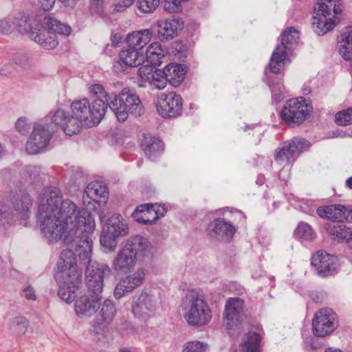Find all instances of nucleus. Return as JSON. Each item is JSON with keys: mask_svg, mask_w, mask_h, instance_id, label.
<instances>
[{"mask_svg": "<svg viewBox=\"0 0 352 352\" xmlns=\"http://www.w3.org/2000/svg\"><path fill=\"white\" fill-rule=\"evenodd\" d=\"M38 219L43 236L49 242L63 241L86 257L91 252L95 221L87 210L70 199L62 200L58 188H45L38 198Z\"/></svg>", "mask_w": 352, "mask_h": 352, "instance_id": "nucleus-1", "label": "nucleus"}, {"mask_svg": "<svg viewBox=\"0 0 352 352\" xmlns=\"http://www.w3.org/2000/svg\"><path fill=\"white\" fill-rule=\"evenodd\" d=\"M57 267L55 279L59 287L58 295L63 301L70 304L76 298L82 276L77 268L75 253L72 250L61 252Z\"/></svg>", "mask_w": 352, "mask_h": 352, "instance_id": "nucleus-2", "label": "nucleus"}, {"mask_svg": "<svg viewBox=\"0 0 352 352\" xmlns=\"http://www.w3.org/2000/svg\"><path fill=\"white\" fill-rule=\"evenodd\" d=\"M153 248L148 239L142 235L128 239L112 261L111 267L117 272L127 273L136 265L137 258H151Z\"/></svg>", "mask_w": 352, "mask_h": 352, "instance_id": "nucleus-3", "label": "nucleus"}, {"mask_svg": "<svg viewBox=\"0 0 352 352\" xmlns=\"http://www.w3.org/2000/svg\"><path fill=\"white\" fill-rule=\"evenodd\" d=\"M37 30L32 33V38L42 47L54 49L58 44L56 34L69 35L71 28L50 15H40Z\"/></svg>", "mask_w": 352, "mask_h": 352, "instance_id": "nucleus-4", "label": "nucleus"}, {"mask_svg": "<svg viewBox=\"0 0 352 352\" xmlns=\"http://www.w3.org/2000/svg\"><path fill=\"white\" fill-rule=\"evenodd\" d=\"M184 318L188 325L201 327L212 318L210 308L204 295L197 291H190L183 302Z\"/></svg>", "mask_w": 352, "mask_h": 352, "instance_id": "nucleus-5", "label": "nucleus"}, {"mask_svg": "<svg viewBox=\"0 0 352 352\" xmlns=\"http://www.w3.org/2000/svg\"><path fill=\"white\" fill-rule=\"evenodd\" d=\"M107 104L120 122L126 120L129 114L134 117H139L144 112L138 95L128 88H124L118 95L114 96L110 102Z\"/></svg>", "mask_w": 352, "mask_h": 352, "instance_id": "nucleus-6", "label": "nucleus"}, {"mask_svg": "<svg viewBox=\"0 0 352 352\" xmlns=\"http://www.w3.org/2000/svg\"><path fill=\"white\" fill-rule=\"evenodd\" d=\"M71 108L74 116L83 125L91 127L100 122L108 109V104L103 100L94 99L91 106L89 100L83 98L73 102Z\"/></svg>", "mask_w": 352, "mask_h": 352, "instance_id": "nucleus-7", "label": "nucleus"}, {"mask_svg": "<svg viewBox=\"0 0 352 352\" xmlns=\"http://www.w3.org/2000/svg\"><path fill=\"white\" fill-rule=\"evenodd\" d=\"M129 228L120 214H113L104 226L101 232L100 242L102 247L109 251H113L120 237L126 236Z\"/></svg>", "mask_w": 352, "mask_h": 352, "instance_id": "nucleus-8", "label": "nucleus"}, {"mask_svg": "<svg viewBox=\"0 0 352 352\" xmlns=\"http://www.w3.org/2000/svg\"><path fill=\"white\" fill-rule=\"evenodd\" d=\"M312 107L302 97L288 100L280 111L282 120L289 126L295 127L303 123L310 116Z\"/></svg>", "mask_w": 352, "mask_h": 352, "instance_id": "nucleus-9", "label": "nucleus"}, {"mask_svg": "<svg viewBox=\"0 0 352 352\" xmlns=\"http://www.w3.org/2000/svg\"><path fill=\"white\" fill-rule=\"evenodd\" d=\"M157 307V298L148 292L142 291L133 297L131 311L138 319L146 320L155 316Z\"/></svg>", "mask_w": 352, "mask_h": 352, "instance_id": "nucleus-10", "label": "nucleus"}, {"mask_svg": "<svg viewBox=\"0 0 352 352\" xmlns=\"http://www.w3.org/2000/svg\"><path fill=\"white\" fill-rule=\"evenodd\" d=\"M298 38V32L293 27L285 30L281 35V44L278 45L273 52L269 64L270 70L274 74L280 72L283 66L287 53V45L296 43Z\"/></svg>", "mask_w": 352, "mask_h": 352, "instance_id": "nucleus-11", "label": "nucleus"}, {"mask_svg": "<svg viewBox=\"0 0 352 352\" xmlns=\"http://www.w3.org/2000/svg\"><path fill=\"white\" fill-rule=\"evenodd\" d=\"M52 135V131L48 129L43 122L35 124L26 143L27 153L30 155H36L45 151L49 145Z\"/></svg>", "mask_w": 352, "mask_h": 352, "instance_id": "nucleus-12", "label": "nucleus"}, {"mask_svg": "<svg viewBox=\"0 0 352 352\" xmlns=\"http://www.w3.org/2000/svg\"><path fill=\"white\" fill-rule=\"evenodd\" d=\"M110 272L111 269L107 265L89 262L85 272V281L89 291L94 294H101L104 277Z\"/></svg>", "mask_w": 352, "mask_h": 352, "instance_id": "nucleus-13", "label": "nucleus"}, {"mask_svg": "<svg viewBox=\"0 0 352 352\" xmlns=\"http://www.w3.org/2000/svg\"><path fill=\"white\" fill-rule=\"evenodd\" d=\"M310 146V143L302 138H294L284 142L281 147L276 151L275 160L277 162L293 163L305 148Z\"/></svg>", "mask_w": 352, "mask_h": 352, "instance_id": "nucleus-14", "label": "nucleus"}, {"mask_svg": "<svg viewBox=\"0 0 352 352\" xmlns=\"http://www.w3.org/2000/svg\"><path fill=\"white\" fill-rule=\"evenodd\" d=\"M244 302L239 298H230L227 300L223 314V321L227 329H237L242 324L243 318L246 316L243 314Z\"/></svg>", "mask_w": 352, "mask_h": 352, "instance_id": "nucleus-15", "label": "nucleus"}, {"mask_svg": "<svg viewBox=\"0 0 352 352\" xmlns=\"http://www.w3.org/2000/svg\"><path fill=\"white\" fill-rule=\"evenodd\" d=\"M182 109V98L175 92L162 96L157 102L159 114L165 118H175L181 115Z\"/></svg>", "mask_w": 352, "mask_h": 352, "instance_id": "nucleus-16", "label": "nucleus"}, {"mask_svg": "<svg viewBox=\"0 0 352 352\" xmlns=\"http://www.w3.org/2000/svg\"><path fill=\"white\" fill-rule=\"evenodd\" d=\"M146 277V270L140 267L133 273L125 276L120 280L114 289V297L120 299L131 293L135 288L141 286Z\"/></svg>", "mask_w": 352, "mask_h": 352, "instance_id": "nucleus-17", "label": "nucleus"}, {"mask_svg": "<svg viewBox=\"0 0 352 352\" xmlns=\"http://www.w3.org/2000/svg\"><path fill=\"white\" fill-rule=\"evenodd\" d=\"M100 294H84L75 301L76 314L82 318L94 316L100 308Z\"/></svg>", "mask_w": 352, "mask_h": 352, "instance_id": "nucleus-18", "label": "nucleus"}, {"mask_svg": "<svg viewBox=\"0 0 352 352\" xmlns=\"http://www.w3.org/2000/svg\"><path fill=\"white\" fill-rule=\"evenodd\" d=\"M152 28L157 32L160 41H169L177 36L182 30L184 23L179 18L170 17L157 21Z\"/></svg>", "mask_w": 352, "mask_h": 352, "instance_id": "nucleus-19", "label": "nucleus"}, {"mask_svg": "<svg viewBox=\"0 0 352 352\" xmlns=\"http://www.w3.org/2000/svg\"><path fill=\"white\" fill-rule=\"evenodd\" d=\"M329 3L330 0H318L315 7L316 16L312 18V25L314 31L319 36L324 35L330 30V22L327 19Z\"/></svg>", "mask_w": 352, "mask_h": 352, "instance_id": "nucleus-20", "label": "nucleus"}, {"mask_svg": "<svg viewBox=\"0 0 352 352\" xmlns=\"http://www.w3.org/2000/svg\"><path fill=\"white\" fill-rule=\"evenodd\" d=\"M208 231L212 237L217 241L229 242L233 237L236 229L223 219H214L208 226Z\"/></svg>", "mask_w": 352, "mask_h": 352, "instance_id": "nucleus-21", "label": "nucleus"}, {"mask_svg": "<svg viewBox=\"0 0 352 352\" xmlns=\"http://www.w3.org/2000/svg\"><path fill=\"white\" fill-rule=\"evenodd\" d=\"M109 191L107 186L100 182H92L86 187L82 199L85 203L87 199L100 204H105L108 199Z\"/></svg>", "mask_w": 352, "mask_h": 352, "instance_id": "nucleus-22", "label": "nucleus"}, {"mask_svg": "<svg viewBox=\"0 0 352 352\" xmlns=\"http://www.w3.org/2000/svg\"><path fill=\"white\" fill-rule=\"evenodd\" d=\"M11 201L16 215L19 218L27 219L30 217L32 201L28 193L22 191L15 192L13 194Z\"/></svg>", "mask_w": 352, "mask_h": 352, "instance_id": "nucleus-23", "label": "nucleus"}, {"mask_svg": "<svg viewBox=\"0 0 352 352\" xmlns=\"http://www.w3.org/2000/svg\"><path fill=\"white\" fill-rule=\"evenodd\" d=\"M313 331L318 337H324L330 332V310L322 309L318 311L312 321Z\"/></svg>", "mask_w": 352, "mask_h": 352, "instance_id": "nucleus-24", "label": "nucleus"}, {"mask_svg": "<svg viewBox=\"0 0 352 352\" xmlns=\"http://www.w3.org/2000/svg\"><path fill=\"white\" fill-rule=\"evenodd\" d=\"M339 54L346 60H351L352 56V26L342 30L337 38Z\"/></svg>", "mask_w": 352, "mask_h": 352, "instance_id": "nucleus-25", "label": "nucleus"}, {"mask_svg": "<svg viewBox=\"0 0 352 352\" xmlns=\"http://www.w3.org/2000/svg\"><path fill=\"white\" fill-rule=\"evenodd\" d=\"M151 36L152 32L148 29L132 32L126 36L127 46L142 52V49L150 42Z\"/></svg>", "mask_w": 352, "mask_h": 352, "instance_id": "nucleus-26", "label": "nucleus"}, {"mask_svg": "<svg viewBox=\"0 0 352 352\" xmlns=\"http://www.w3.org/2000/svg\"><path fill=\"white\" fill-rule=\"evenodd\" d=\"M119 58L122 63L131 67H137L144 63V54L131 47L123 48L119 53Z\"/></svg>", "mask_w": 352, "mask_h": 352, "instance_id": "nucleus-27", "label": "nucleus"}, {"mask_svg": "<svg viewBox=\"0 0 352 352\" xmlns=\"http://www.w3.org/2000/svg\"><path fill=\"white\" fill-rule=\"evenodd\" d=\"M162 70L168 81L174 87L181 85L186 72L184 65L177 63H170Z\"/></svg>", "mask_w": 352, "mask_h": 352, "instance_id": "nucleus-28", "label": "nucleus"}, {"mask_svg": "<svg viewBox=\"0 0 352 352\" xmlns=\"http://www.w3.org/2000/svg\"><path fill=\"white\" fill-rule=\"evenodd\" d=\"M38 18L36 19V24L33 26L32 22L28 15L25 14H18L14 16H11V20L14 22L13 30H17L20 33L28 34L32 38V33L36 32L38 26L37 21Z\"/></svg>", "mask_w": 352, "mask_h": 352, "instance_id": "nucleus-29", "label": "nucleus"}, {"mask_svg": "<svg viewBox=\"0 0 352 352\" xmlns=\"http://www.w3.org/2000/svg\"><path fill=\"white\" fill-rule=\"evenodd\" d=\"M67 114L63 109H58L55 111H51L47 116L45 117L43 124L46 125L48 129L52 131L54 134L58 129L63 130V126L65 124Z\"/></svg>", "mask_w": 352, "mask_h": 352, "instance_id": "nucleus-30", "label": "nucleus"}, {"mask_svg": "<svg viewBox=\"0 0 352 352\" xmlns=\"http://www.w3.org/2000/svg\"><path fill=\"white\" fill-rule=\"evenodd\" d=\"M311 265L316 268L319 276H328L330 272V255L322 250L318 251L312 256Z\"/></svg>", "mask_w": 352, "mask_h": 352, "instance_id": "nucleus-31", "label": "nucleus"}, {"mask_svg": "<svg viewBox=\"0 0 352 352\" xmlns=\"http://www.w3.org/2000/svg\"><path fill=\"white\" fill-rule=\"evenodd\" d=\"M141 147L145 154L151 158L163 151L164 144L159 138L147 134L144 135Z\"/></svg>", "mask_w": 352, "mask_h": 352, "instance_id": "nucleus-32", "label": "nucleus"}, {"mask_svg": "<svg viewBox=\"0 0 352 352\" xmlns=\"http://www.w3.org/2000/svg\"><path fill=\"white\" fill-rule=\"evenodd\" d=\"M331 240L338 242L346 241L352 249V229L344 223H331Z\"/></svg>", "mask_w": 352, "mask_h": 352, "instance_id": "nucleus-33", "label": "nucleus"}, {"mask_svg": "<svg viewBox=\"0 0 352 352\" xmlns=\"http://www.w3.org/2000/svg\"><path fill=\"white\" fill-rule=\"evenodd\" d=\"M344 221L352 223V206L333 205V210H331V223H340Z\"/></svg>", "mask_w": 352, "mask_h": 352, "instance_id": "nucleus-34", "label": "nucleus"}, {"mask_svg": "<svg viewBox=\"0 0 352 352\" xmlns=\"http://www.w3.org/2000/svg\"><path fill=\"white\" fill-rule=\"evenodd\" d=\"M151 204L140 205L132 213V217L140 223L151 225L155 223L153 217V210H151Z\"/></svg>", "mask_w": 352, "mask_h": 352, "instance_id": "nucleus-35", "label": "nucleus"}, {"mask_svg": "<svg viewBox=\"0 0 352 352\" xmlns=\"http://www.w3.org/2000/svg\"><path fill=\"white\" fill-rule=\"evenodd\" d=\"M295 238L300 241H311L316 238V234L310 225L300 222L294 232Z\"/></svg>", "mask_w": 352, "mask_h": 352, "instance_id": "nucleus-36", "label": "nucleus"}, {"mask_svg": "<svg viewBox=\"0 0 352 352\" xmlns=\"http://www.w3.org/2000/svg\"><path fill=\"white\" fill-rule=\"evenodd\" d=\"M146 56L148 61H150L153 65H159L164 56L160 43L158 42L151 43L146 49Z\"/></svg>", "mask_w": 352, "mask_h": 352, "instance_id": "nucleus-37", "label": "nucleus"}, {"mask_svg": "<svg viewBox=\"0 0 352 352\" xmlns=\"http://www.w3.org/2000/svg\"><path fill=\"white\" fill-rule=\"evenodd\" d=\"M100 310L98 314L103 321L109 322L112 321L116 314V309L114 303L109 299H106L100 305Z\"/></svg>", "mask_w": 352, "mask_h": 352, "instance_id": "nucleus-38", "label": "nucleus"}, {"mask_svg": "<svg viewBox=\"0 0 352 352\" xmlns=\"http://www.w3.org/2000/svg\"><path fill=\"white\" fill-rule=\"evenodd\" d=\"M260 341L259 334L255 332H250L247 336V339L243 341L242 352H259Z\"/></svg>", "mask_w": 352, "mask_h": 352, "instance_id": "nucleus-39", "label": "nucleus"}, {"mask_svg": "<svg viewBox=\"0 0 352 352\" xmlns=\"http://www.w3.org/2000/svg\"><path fill=\"white\" fill-rule=\"evenodd\" d=\"M28 326V320L25 317L16 316L12 320L10 329L13 333L20 336L26 333Z\"/></svg>", "mask_w": 352, "mask_h": 352, "instance_id": "nucleus-40", "label": "nucleus"}, {"mask_svg": "<svg viewBox=\"0 0 352 352\" xmlns=\"http://www.w3.org/2000/svg\"><path fill=\"white\" fill-rule=\"evenodd\" d=\"M63 126V131L67 135L72 136L74 134L78 133L81 128V125H83L82 122L77 119L75 116L69 117L67 116V120H65V124Z\"/></svg>", "mask_w": 352, "mask_h": 352, "instance_id": "nucleus-41", "label": "nucleus"}, {"mask_svg": "<svg viewBox=\"0 0 352 352\" xmlns=\"http://www.w3.org/2000/svg\"><path fill=\"white\" fill-rule=\"evenodd\" d=\"M89 91L91 96L95 99L103 100L106 103L110 102L113 97L104 90L103 86L100 84H94L89 87Z\"/></svg>", "mask_w": 352, "mask_h": 352, "instance_id": "nucleus-42", "label": "nucleus"}, {"mask_svg": "<svg viewBox=\"0 0 352 352\" xmlns=\"http://www.w3.org/2000/svg\"><path fill=\"white\" fill-rule=\"evenodd\" d=\"M160 0H138L137 8L144 14L153 13L159 6Z\"/></svg>", "mask_w": 352, "mask_h": 352, "instance_id": "nucleus-43", "label": "nucleus"}, {"mask_svg": "<svg viewBox=\"0 0 352 352\" xmlns=\"http://www.w3.org/2000/svg\"><path fill=\"white\" fill-rule=\"evenodd\" d=\"M153 76V78L150 80L148 84L157 89H164L168 81L163 70L155 69V73Z\"/></svg>", "mask_w": 352, "mask_h": 352, "instance_id": "nucleus-44", "label": "nucleus"}, {"mask_svg": "<svg viewBox=\"0 0 352 352\" xmlns=\"http://www.w3.org/2000/svg\"><path fill=\"white\" fill-rule=\"evenodd\" d=\"M335 122L340 126L352 124V107L337 113L335 116Z\"/></svg>", "mask_w": 352, "mask_h": 352, "instance_id": "nucleus-45", "label": "nucleus"}, {"mask_svg": "<svg viewBox=\"0 0 352 352\" xmlns=\"http://www.w3.org/2000/svg\"><path fill=\"white\" fill-rule=\"evenodd\" d=\"M153 67L150 65H143L138 69V74L141 79L142 83H140V87H143L144 82H149L150 80L153 78L155 70H153Z\"/></svg>", "mask_w": 352, "mask_h": 352, "instance_id": "nucleus-46", "label": "nucleus"}, {"mask_svg": "<svg viewBox=\"0 0 352 352\" xmlns=\"http://www.w3.org/2000/svg\"><path fill=\"white\" fill-rule=\"evenodd\" d=\"M333 3V16L331 18V30L341 21L343 16V5L341 0H331Z\"/></svg>", "mask_w": 352, "mask_h": 352, "instance_id": "nucleus-47", "label": "nucleus"}, {"mask_svg": "<svg viewBox=\"0 0 352 352\" xmlns=\"http://www.w3.org/2000/svg\"><path fill=\"white\" fill-rule=\"evenodd\" d=\"M25 171L30 182H37L42 178L43 173H41L40 166H28Z\"/></svg>", "mask_w": 352, "mask_h": 352, "instance_id": "nucleus-48", "label": "nucleus"}, {"mask_svg": "<svg viewBox=\"0 0 352 352\" xmlns=\"http://www.w3.org/2000/svg\"><path fill=\"white\" fill-rule=\"evenodd\" d=\"M12 219L9 206L3 201H0V223L2 225L8 223Z\"/></svg>", "mask_w": 352, "mask_h": 352, "instance_id": "nucleus-49", "label": "nucleus"}, {"mask_svg": "<svg viewBox=\"0 0 352 352\" xmlns=\"http://www.w3.org/2000/svg\"><path fill=\"white\" fill-rule=\"evenodd\" d=\"M206 345L199 341H192L186 344L183 352H206Z\"/></svg>", "mask_w": 352, "mask_h": 352, "instance_id": "nucleus-50", "label": "nucleus"}, {"mask_svg": "<svg viewBox=\"0 0 352 352\" xmlns=\"http://www.w3.org/2000/svg\"><path fill=\"white\" fill-rule=\"evenodd\" d=\"M15 128L19 133L22 135H27L29 133L31 126L28 119L25 117H21L16 122Z\"/></svg>", "mask_w": 352, "mask_h": 352, "instance_id": "nucleus-51", "label": "nucleus"}, {"mask_svg": "<svg viewBox=\"0 0 352 352\" xmlns=\"http://www.w3.org/2000/svg\"><path fill=\"white\" fill-rule=\"evenodd\" d=\"M14 25V24L11 20V16L5 19H0V34L12 32Z\"/></svg>", "mask_w": 352, "mask_h": 352, "instance_id": "nucleus-52", "label": "nucleus"}, {"mask_svg": "<svg viewBox=\"0 0 352 352\" xmlns=\"http://www.w3.org/2000/svg\"><path fill=\"white\" fill-rule=\"evenodd\" d=\"M12 60L15 64L21 67H25L28 65L29 58L27 54L24 53H16L13 55Z\"/></svg>", "mask_w": 352, "mask_h": 352, "instance_id": "nucleus-53", "label": "nucleus"}, {"mask_svg": "<svg viewBox=\"0 0 352 352\" xmlns=\"http://www.w3.org/2000/svg\"><path fill=\"white\" fill-rule=\"evenodd\" d=\"M151 206H150L151 210H153V217L155 221L162 217H164L166 213V209L164 206L158 205L157 204H151Z\"/></svg>", "mask_w": 352, "mask_h": 352, "instance_id": "nucleus-54", "label": "nucleus"}, {"mask_svg": "<svg viewBox=\"0 0 352 352\" xmlns=\"http://www.w3.org/2000/svg\"><path fill=\"white\" fill-rule=\"evenodd\" d=\"M104 333L105 331L104 327H94V329L91 331L93 339L97 342L103 340V338H104Z\"/></svg>", "mask_w": 352, "mask_h": 352, "instance_id": "nucleus-55", "label": "nucleus"}, {"mask_svg": "<svg viewBox=\"0 0 352 352\" xmlns=\"http://www.w3.org/2000/svg\"><path fill=\"white\" fill-rule=\"evenodd\" d=\"M103 0H91L90 10L92 14H100L102 11Z\"/></svg>", "mask_w": 352, "mask_h": 352, "instance_id": "nucleus-56", "label": "nucleus"}, {"mask_svg": "<svg viewBox=\"0 0 352 352\" xmlns=\"http://www.w3.org/2000/svg\"><path fill=\"white\" fill-rule=\"evenodd\" d=\"M272 97L276 101H280L284 97L283 87L282 85H278L276 89V87H272Z\"/></svg>", "mask_w": 352, "mask_h": 352, "instance_id": "nucleus-57", "label": "nucleus"}, {"mask_svg": "<svg viewBox=\"0 0 352 352\" xmlns=\"http://www.w3.org/2000/svg\"><path fill=\"white\" fill-rule=\"evenodd\" d=\"M24 297L28 300L34 301L36 300V295L34 289L31 286L25 287L23 290Z\"/></svg>", "mask_w": 352, "mask_h": 352, "instance_id": "nucleus-58", "label": "nucleus"}, {"mask_svg": "<svg viewBox=\"0 0 352 352\" xmlns=\"http://www.w3.org/2000/svg\"><path fill=\"white\" fill-rule=\"evenodd\" d=\"M316 212L320 217L329 219L330 218V206H320L317 208Z\"/></svg>", "mask_w": 352, "mask_h": 352, "instance_id": "nucleus-59", "label": "nucleus"}, {"mask_svg": "<svg viewBox=\"0 0 352 352\" xmlns=\"http://www.w3.org/2000/svg\"><path fill=\"white\" fill-rule=\"evenodd\" d=\"M56 0H37L38 6L45 11L50 10L54 6Z\"/></svg>", "mask_w": 352, "mask_h": 352, "instance_id": "nucleus-60", "label": "nucleus"}, {"mask_svg": "<svg viewBox=\"0 0 352 352\" xmlns=\"http://www.w3.org/2000/svg\"><path fill=\"white\" fill-rule=\"evenodd\" d=\"M133 0H124L122 3H118L116 6V10L117 12H122L126 8H129L132 4Z\"/></svg>", "mask_w": 352, "mask_h": 352, "instance_id": "nucleus-61", "label": "nucleus"}, {"mask_svg": "<svg viewBox=\"0 0 352 352\" xmlns=\"http://www.w3.org/2000/svg\"><path fill=\"white\" fill-rule=\"evenodd\" d=\"M338 327V319L336 314L331 311V332Z\"/></svg>", "mask_w": 352, "mask_h": 352, "instance_id": "nucleus-62", "label": "nucleus"}, {"mask_svg": "<svg viewBox=\"0 0 352 352\" xmlns=\"http://www.w3.org/2000/svg\"><path fill=\"white\" fill-rule=\"evenodd\" d=\"M67 7H74L80 0H59Z\"/></svg>", "mask_w": 352, "mask_h": 352, "instance_id": "nucleus-63", "label": "nucleus"}, {"mask_svg": "<svg viewBox=\"0 0 352 352\" xmlns=\"http://www.w3.org/2000/svg\"><path fill=\"white\" fill-rule=\"evenodd\" d=\"M346 186L351 190H352V176L348 178L345 182Z\"/></svg>", "mask_w": 352, "mask_h": 352, "instance_id": "nucleus-64", "label": "nucleus"}]
</instances>
